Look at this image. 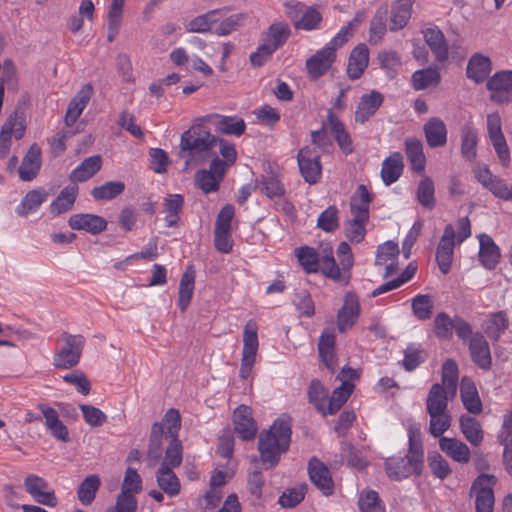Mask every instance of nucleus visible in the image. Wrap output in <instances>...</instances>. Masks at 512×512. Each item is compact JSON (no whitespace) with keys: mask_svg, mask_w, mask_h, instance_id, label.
<instances>
[{"mask_svg":"<svg viewBox=\"0 0 512 512\" xmlns=\"http://www.w3.org/2000/svg\"><path fill=\"white\" fill-rule=\"evenodd\" d=\"M286 13L296 29L311 31L318 29L322 20L320 12L297 1L285 3Z\"/></svg>","mask_w":512,"mask_h":512,"instance_id":"7","label":"nucleus"},{"mask_svg":"<svg viewBox=\"0 0 512 512\" xmlns=\"http://www.w3.org/2000/svg\"><path fill=\"white\" fill-rule=\"evenodd\" d=\"M358 505L361 512H386L384 504L374 490H363L359 495Z\"/></svg>","mask_w":512,"mask_h":512,"instance_id":"58","label":"nucleus"},{"mask_svg":"<svg viewBox=\"0 0 512 512\" xmlns=\"http://www.w3.org/2000/svg\"><path fill=\"white\" fill-rule=\"evenodd\" d=\"M479 260L486 269H494L499 263L501 253L494 240L487 234L479 235Z\"/></svg>","mask_w":512,"mask_h":512,"instance_id":"27","label":"nucleus"},{"mask_svg":"<svg viewBox=\"0 0 512 512\" xmlns=\"http://www.w3.org/2000/svg\"><path fill=\"white\" fill-rule=\"evenodd\" d=\"M439 448L458 463L466 464L470 461L471 453L469 447L457 438L440 437Z\"/></svg>","mask_w":512,"mask_h":512,"instance_id":"25","label":"nucleus"},{"mask_svg":"<svg viewBox=\"0 0 512 512\" xmlns=\"http://www.w3.org/2000/svg\"><path fill=\"white\" fill-rule=\"evenodd\" d=\"M336 252L339 264L336 263L333 256L332 246L329 244L321 245L320 251L317 252L321 264V273L335 282L346 285L351 278V269L354 265L351 247L347 242H341Z\"/></svg>","mask_w":512,"mask_h":512,"instance_id":"3","label":"nucleus"},{"mask_svg":"<svg viewBox=\"0 0 512 512\" xmlns=\"http://www.w3.org/2000/svg\"><path fill=\"white\" fill-rule=\"evenodd\" d=\"M336 336L333 331L325 329L318 342V352L323 364L331 372H334L337 366V359L335 354Z\"/></svg>","mask_w":512,"mask_h":512,"instance_id":"23","label":"nucleus"},{"mask_svg":"<svg viewBox=\"0 0 512 512\" xmlns=\"http://www.w3.org/2000/svg\"><path fill=\"white\" fill-rule=\"evenodd\" d=\"M182 462V444L178 438H172L170 445L167 447L165 457L160 467L176 468Z\"/></svg>","mask_w":512,"mask_h":512,"instance_id":"62","label":"nucleus"},{"mask_svg":"<svg viewBox=\"0 0 512 512\" xmlns=\"http://www.w3.org/2000/svg\"><path fill=\"white\" fill-rule=\"evenodd\" d=\"M486 126L489 140L497 154L499 161L503 167H508L511 160L510 149L502 132V120L499 113L495 112L488 114Z\"/></svg>","mask_w":512,"mask_h":512,"instance_id":"9","label":"nucleus"},{"mask_svg":"<svg viewBox=\"0 0 512 512\" xmlns=\"http://www.w3.org/2000/svg\"><path fill=\"white\" fill-rule=\"evenodd\" d=\"M24 486L27 493L37 503L48 507H55L57 505V497L54 491L49 489V484L44 478L31 474L25 478Z\"/></svg>","mask_w":512,"mask_h":512,"instance_id":"12","label":"nucleus"},{"mask_svg":"<svg viewBox=\"0 0 512 512\" xmlns=\"http://www.w3.org/2000/svg\"><path fill=\"white\" fill-rule=\"evenodd\" d=\"M41 166V150L33 144L26 155L24 156L22 163L19 167V177L23 181L32 180L38 173Z\"/></svg>","mask_w":512,"mask_h":512,"instance_id":"35","label":"nucleus"},{"mask_svg":"<svg viewBox=\"0 0 512 512\" xmlns=\"http://www.w3.org/2000/svg\"><path fill=\"white\" fill-rule=\"evenodd\" d=\"M442 386L454 397L457 390L458 366L455 361L448 359L442 366Z\"/></svg>","mask_w":512,"mask_h":512,"instance_id":"60","label":"nucleus"},{"mask_svg":"<svg viewBox=\"0 0 512 512\" xmlns=\"http://www.w3.org/2000/svg\"><path fill=\"white\" fill-rule=\"evenodd\" d=\"M423 456L408 450L405 457L394 456L385 461L387 475L394 480H401L411 474L420 475L423 467Z\"/></svg>","mask_w":512,"mask_h":512,"instance_id":"5","label":"nucleus"},{"mask_svg":"<svg viewBox=\"0 0 512 512\" xmlns=\"http://www.w3.org/2000/svg\"><path fill=\"white\" fill-rule=\"evenodd\" d=\"M68 224L73 230H84L93 235L101 233L107 227V221L104 218L89 213L73 214Z\"/></svg>","mask_w":512,"mask_h":512,"instance_id":"20","label":"nucleus"},{"mask_svg":"<svg viewBox=\"0 0 512 512\" xmlns=\"http://www.w3.org/2000/svg\"><path fill=\"white\" fill-rule=\"evenodd\" d=\"M491 61L487 56L476 53L468 61L466 75L476 83H481L487 79L491 72Z\"/></svg>","mask_w":512,"mask_h":512,"instance_id":"34","label":"nucleus"},{"mask_svg":"<svg viewBox=\"0 0 512 512\" xmlns=\"http://www.w3.org/2000/svg\"><path fill=\"white\" fill-rule=\"evenodd\" d=\"M451 393L440 383L431 386L426 398V410L428 412H448V401L452 399Z\"/></svg>","mask_w":512,"mask_h":512,"instance_id":"36","label":"nucleus"},{"mask_svg":"<svg viewBox=\"0 0 512 512\" xmlns=\"http://www.w3.org/2000/svg\"><path fill=\"white\" fill-rule=\"evenodd\" d=\"M411 0H397L391 12V30L402 29L408 23L411 16Z\"/></svg>","mask_w":512,"mask_h":512,"instance_id":"49","label":"nucleus"},{"mask_svg":"<svg viewBox=\"0 0 512 512\" xmlns=\"http://www.w3.org/2000/svg\"><path fill=\"white\" fill-rule=\"evenodd\" d=\"M369 63V50L365 44H358L350 53L347 65V74L350 79L362 76Z\"/></svg>","mask_w":512,"mask_h":512,"instance_id":"29","label":"nucleus"},{"mask_svg":"<svg viewBox=\"0 0 512 512\" xmlns=\"http://www.w3.org/2000/svg\"><path fill=\"white\" fill-rule=\"evenodd\" d=\"M24 118L18 113L11 114L0 131V158H5L10 152L12 139L19 140L25 133Z\"/></svg>","mask_w":512,"mask_h":512,"instance_id":"11","label":"nucleus"},{"mask_svg":"<svg viewBox=\"0 0 512 512\" xmlns=\"http://www.w3.org/2000/svg\"><path fill=\"white\" fill-rule=\"evenodd\" d=\"M125 184L122 181H109L94 187L91 191L92 197L97 201L112 200L123 193Z\"/></svg>","mask_w":512,"mask_h":512,"instance_id":"54","label":"nucleus"},{"mask_svg":"<svg viewBox=\"0 0 512 512\" xmlns=\"http://www.w3.org/2000/svg\"><path fill=\"white\" fill-rule=\"evenodd\" d=\"M309 401L323 416L327 415L328 390L319 380H312L308 389Z\"/></svg>","mask_w":512,"mask_h":512,"instance_id":"48","label":"nucleus"},{"mask_svg":"<svg viewBox=\"0 0 512 512\" xmlns=\"http://www.w3.org/2000/svg\"><path fill=\"white\" fill-rule=\"evenodd\" d=\"M93 95V87L91 84H85L81 87V89L77 92L75 97L70 101L65 120L67 124H73L82 114L83 110L87 106Z\"/></svg>","mask_w":512,"mask_h":512,"instance_id":"30","label":"nucleus"},{"mask_svg":"<svg viewBox=\"0 0 512 512\" xmlns=\"http://www.w3.org/2000/svg\"><path fill=\"white\" fill-rule=\"evenodd\" d=\"M257 331L258 326L254 320H249L243 330V349L239 372L242 379H247L252 373L259 347Z\"/></svg>","mask_w":512,"mask_h":512,"instance_id":"6","label":"nucleus"},{"mask_svg":"<svg viewBox=\"0 0 512 512\" xmlns=\"http://www.w3.org/2000/svg\"><path fill=\"white\" fill-rule=\"evenodd\" d=\"M468 344L472 361L481 369H490L492 359L490 347L485 337L481 333L476 332Z\"/></svg>","mask_w":512,"mask_h":512,"instance_id":"21","label":"nucleus"},{"mask_svg":"<svg viewBox=\"0 0 512 512\" xmlns=\"http://www.w3.org/2000/svg\"><path fill=\"white\" fill-rule=\"evenodd\" d=\"M102 167L99 155L91 156L82 161L70 174L72 181L84 182L94 176Z\"/></svg>","mask_w":512,"mask_h":512,"instance_id":"41","label":"nucleus"},{"mask_svg":"<svg viewBox=\"0 0 512 512\" xmlns=\"http://www.w3.org/2000/svg\"><path fill=\"white\" fill-rule=\"evenodd\" d=\"M435 187L431 178L423 177L417 187L416 197L418 202L429 210H432L436 205Z\"/></svg>","mask_w":512,"mask_h":512,"instance_id":"56","label":"nucleus"},{"mask_svg":"<svg viewBox=\"0 0 512 512\" xmlns=\"http://www.w3.org/2000/svg\"><path fill=\"white\" fill-rule=\"evenodd\" d=\"M158 486L169 496H176L180 492V481L173 469L160 467L156 474Z\"/></svg>","mask_w":512,"mask_h":512,"instance_id":"47","label":"nucleus"},{"mask_svg":"<svg viewBox=\"0 0 512 512\" xmlns=\"http://www.w3.org/2000/svg\"><path fill=\"white\" fill-rule=\"evenodd\" d=\"M430 417L429 433L437 438L442 436L451 426V415L449 412H428Z\"/></svg>","mask_w":512,"mask_h":512,"instance_id":"59","label":"nucleus"},{"mask_svg":"<svg viewBox=\"0 0 512 512\" xmlns=\"http://www.w3.org/2000/svg\"><path fill=\"white\" fill-rule=\"evenodd\" d=\"M360 303L353 293H346L342 307L337 313V329L340 333L350 330L360 316Z\"/></svg>","mask_w":512,"mask_h":512,"instance_id":"14","label":"nucleus"},{"mask_svg":"<svg viewBox=\"0 0 512 512\" xmlns=\"http://www.w3.org/2000/svg\"><path fill=\"white\" fill-rule=\"evenodd\" d=\"M220 10H211L199 15L186 24V31L190 33H207L220 20Z\"/></svg>","mask_w":512,"mask_h":512,"instance_id":"45","label":"nucleus"},{"mask_svg":"<svg viewBox=\"0 0 512 512\" xmlns=\"http://www.w3.org/2000/svg\"><path fill=\"white\" fill-rule=\"evenodd\" d=\"M295 255L305 272L316 273L321 271L319 255L314 248L308 246L297 248Z\"/></svg>","mask_w":512,"mask_h":512,"instance_id":"51","label":"nucleus"},{"mask_svg":"<svg viewBox=\"0 0 512 512\" xmlns=\"http://www.w3.org/2000/svg\"><path fill=\"white\" fill-rule=\"evenodd\" d=\"M424 39L438 62H445L449 56L448 45L442 31L437 27L424 30Z\"/></svg>","mask_w":512,"mask_h":512,"instance_id":"26","label":"nucleus"},{"mask_svg":"<svg viewBox=\"0 0 512 512\" xmlns=\"http://www.w3.org/2000/svg\"><path fill=\"white\" fill-rule=\"evenodd\" d=\"M354 389L353 383H344L337 387L328 397L327 415H333L345 404Z\"/></svg>","mask_w":512,"mask_h":512,"instance_id":"53","label":"nucleus"},{"mask_svg":"<svg viewBox=\"0 0 512 512\" xmlns=\"http://www.w3.org/2000/svg\"><path fill=\"white\" fill-rule=\"evenodd\" d=\"M405 153L413 171L421 173L425 169L426 157L423 144L419 139L407 138L405 140Z\"/></svg>","mask_w":512,"mask_h":512,"instance_id":"38","label":"nucleus"},{"mask_svg":"<svg viewBox=\"0 0 512 512\" xmlns=\"http://www.w3.org/2000/svg\"><path fill=\"white\" fill-rule=\"evenodd\" d=\"M205 124L195 120L192 127L181 135L179 156L185 159V166H197L211 156L218 137L203 128Z\"/></svg>","mask_w":512,"mask_h":512,"instance_id":"1","label":"nucleus"},{"mask_svg":"<svg viewBox=\"0 0 512 512\" xmlns=\"http://www.w3.org/2000/svg\"><path fill=\"white\" fill-rule=\"evenodd\" d=\"M163 213L167 227H174L180 220V214L184 206V198L180 194H169L164 198Z\"/></svg>","mask_w":512,"mask_h":512,"instance_id":"40","label":"nucleus"},{"mask_svg":"<svg viewBox=\"0 0 512 512\" xmlns=\"http://www.w3.org/2000/svg\"><path fill=\"white\" fill-rule=\"evenodd\" d=\"M308 473L311 482L322 492L325 496H330L334 492V482L328 467L313 457L308 463Z\"/></svg>","mask_w":512,"mask_h":512,"instance_id":"16","label":"nucleus"},{"mask_svg":"<svg viewBox=\"0 0 512 512\" xmlns=\"http://www.w3.org/2000/svg\"><path fill=\"white\" fill-rule=\"evenodd\" d=\"M404 170L403 156L400 152H393L386 157L381 166L380 176L383 183L389 186L401 177Z\"/></svg>","mask_w":512,"mask_h":512,"instance_id":"24","label":"nucleus"},{"mask_svg":"<svg viewBox=\"0 0 512 512\" xmlns=\"http://www.w3.org/2000/svg\"><path fill=\"white\" fill-rule=\"evenodd\" d=\"M197 121L200 124L214 126L216 132L236 137L243 135L246 130L245 121L237 116H224L213 113L197 118Z\"/></svg>","mask_w":512,"mask_h":512,"instance_id":"10","label":"nucleus"},{"mask_svg":"<svg viewBox=\"0 0 512 512\" xmlns=\"http://www.w3.org/2000/svg\"><path fill=\"white\" fill-rule=\"evenodd\" d=\"M440 74L434 68L417 70L412 75V85L415 90H424L440 82Z\"/></svg>","mask_w":512,"mask_h":512,"instance_id":"57","label":"nucleus"},{"mask_svg":"<svg viewBox=\"0 0 512 512\" xmlns=\"http://www.w3.org/2000/svg\"><path fill=\"white\" fill-rule=\"evenodd\" d=\"M455 236L453 226L451 224L446 225L436 251V261L443 274H447L451 269Z\"/></svg>","mask_w":512,"mask_h":512,"instance_id":"15","label":"nucleus"},{"mask_svg":"<svg viewBox=\"0 0 512 512\" xmlns=\"http://www.w3.org/2000/svg\"><path fill=\"white\" fill-rule=\"evenodd\" d=\"M290 36V28L284 22L272 24L263 34L262 43L273 52L282 47Z\"/></svg>","mask_w":512,"mask_h":512,"instance_id":"32","label":"nucleus"},{"mask_svg":"<svg viewBox=\"0 0 512 512\" xmlns=\"http://www.w3.org/2000/svg\"><path fill=\"white\" fill-rule=\"evenodd\" d=\"M363 17V12L357 13L355 17L346 26L340 29L336 36H334L327 45L333 48L334 51H336L337 48L347 43L348 40L353 36L356 28L362 22Z\"/></svg>","mask_w":512,"mask_h":512,"instance_id":"55","label":"nucleus"},{"mask_svg":"<svg viewBox=\"0 0 512 512\" xmlns=\"http://www.w3.org/2000/svg\"><path fill=\"white\" fill-rule=\"evenodd\" d=\"M460 395L464 407L471 414L478 415L482 412V402L474 382L463 377L460 383Z\"/></svg>","mask_w":512,"mask_h":512,"instance_id":"33","label":"nucleus"},{"mask_svg":"<svg viewBox=\"0 0 512 512\" xmlns=\"http://www.w3.org/2000/svg\"><path fill=\"white\" fill-rule=\"evenodd\" d=\"M459 422L460 430L465 439L472 446H479L484 438L480 423L475 418L466 415L461 416Z\"/></svg>","mask_w":512,"mask_h":512,"instance_id":"44","label":"nucleus"},{"mask_svg":"<svg viewBox=\"0 0 512 512\" xmlns=\"http://www.w3.org/2000/svg\"><path fill=\"white\" fill-rule=\"evenodd\" d=\"M291 425L288 421L277 419L269 430L259 436L258 450L263 464L274 467L290 445Z\"/></svg>","mask_w":512,"mask_h":512,"instance_id":"2","label":"nucleus"},{"mask_svg":"<svg viewBox=\"0 0 512 512\" xmlns=\"http://www.w3.org/2000/svg\"><path fill=\"white\" fill-rule=\"evenodd\" d=\"M382 102L383 95L380 92L371 91L369 94L362 95L355 112V121L365 123L376 113Z\"/></svg>","mask_w":512,"mask_h":512,"instance_id":"28","label":"nucleus"},{"mask_svg":"<svg viewBox=\"0 0 512 512\" xmlns=\"http://www.w3.org/2000/svg\"><path fill=\"white\" fill-rule=\"evenodd\" d=\"M297 160L304 180L309 184H315L321 176L322 169L319 154L310 147H304L299 150Z\"/></svg>","mask_w":512,"mask_h":512,"instance_id":"13","label":"nucleus"},{"mask_svg":"<svg viewBox=\"0 0 512 512\" xmlns=\"http://www.w3.org/2000/svg\"><path fill=\"white\" fill-rule=\"evenodd\" d=\"M62 348L54 355L53 364L57 368L69 369L76 366L81 358L85 338L82 335H72L64 332L60 336Z\"/></svg>","mask_w":512,"mask_h":512,"instance_id":"4","label":"nucleus"},{"mask_svg":"<svg viewBox=\"0 0 512 512\" xmlns=\"http://www.w3.org/2000/svg\"><path fill=\"white\" fill-rule=\"evenodd\" d=\"M233 423L236 433L242 440H252L257 433V425L252 417V410L246 405H240L234 411Z\"/></svg>","mask_w":512,"mask_h":512,"instance_id":"18","label":"nucleus"},{"mask_svg":"<svg viewBox=\"0 0 512 512\" xmlns=\"http://www.w3.org/2000/svg\"><path fill=\"white\" fill-rule=\"evenodd\" d=\"M220 20L215 25V33L219 36H225L235 31L244 19L243 14H233L225 17V10H220Z\"/></svg>","mask_w":512,"mask_h":512,"instance_id":"61","label":"nucleus"},{"mask_svg":"<svg viewBox=\"0 0 512 512\" xmlns=\"http://www.w3.org/2000/svg\"><path fill=\"white\" fill-rule=\"evenodd\" d=\"M194 283L195 272L189 269L182 275L179 284L178 306L181 311H185L190 304L194 291Z\"/></svg>","mask_w":512,"mask_h":512,"instance_id":"46","label":"nucleus"},{"mask_svg":"<svg viewBox=\"0 0 512 512\" xmlns=\"http://www.w3.org/2000/svg\"><path fill=\"white\" fill-rule=\"evenodd\" d=\"M398 254V245L393 241H387L378 247L375 265L384 268V277H389L396 272Z\"/></svg>","mask_w":512,"mask_h":512,"instance_id":"22","label":"nucleus"},{"mask_svg":"<svg viewBox=\"0 0 512 512\" xmlns=\"http://www.w3.org/2000/svg\"><path fill=\"white\" fill-rule=\"evenodd\" d=\"M509 320L506 312H495L484 321L482 328L487 336L493 340H498L502 333L508 328Z\"/></svg>","mask_w":512,"mask_h":512,"instance_id":"42","label":"nucleus"},{"mask_svg":"<svg viewBox=\"0 0 512 512\" xmlns=\"http://www.w3.org/2000/svg\"><path fill=\"white\" fill-rule=\"evenodd\" d=\"M461 154L466 160L472 161L477 156L478 132L476 128L465 123L460 130Z\"/></svg>","mask_w":512,"mask_h":512,"instance_id":"37","label":"nucleus"},{"mask_svg":"<svg viewBox=\"0 0 512 512\" xmlns=\"http://www.w3.org/2000/svg\"><path fill=\"white\" fill-rule=\"evenodd\" d=\"M497 483L494 475L481 474L473 482L471 493L475 496L476 512H493L494 492Z\"/></svg>","mask_w":512,"mask_h":512,"instance_id":"8","label":"nucleus"},{"mask_svg":"<svg viewBox=\"0 0 512 512\" xmlns=\"http://www.w3.org/2000/svg\"><path fill=\"white\" fill-rule=\"evenodd\" d=\"M100 484L101 481L98 475L87 476L79 485L77 491L78 500L83 505H90L96 497Z\"/></svg>","mask_w":512,"mask_h":512,"instance_id":"52","label":"nucleus"},{"mask_svg":"<svg viewBox=\"0 0 512 512\" xmlns=\"http://www.w3.org/2000/svg\"><path fill=\"white\" fill-rule=\"evenodd\" d=\"M77 194L78 187L76 185L65 187L63 190H61L57 198L51 203V213L54 215H60L71 210L76 201Z\"/></svg>","mask_w":512,"mask_h":512,"instance_id":"43","label":"nucleus"},{"mask_svg":"<svg viewBox=\"0 0 512 512\" xmlns=\"http://www.w3.org/2000/svg\"><path fill=\"white\" fill-rule=\"evenodd\" d=\"M474 176L481 185L498 198L507 184L503 179L493 175L487 166H477Z\"/></svg>","mask_w":512,"mask_h":512,"instance_id":"39","label":"nucleus"},{"mask_svg":"<svg viewBox=\"0 0 512 512\" xmlns=\"http://www.w3.org/2000/svg\"><path fill=\"white\" fill-rule=\"evenodd\" d=\"M47 193L42 190H31L29 191L21 203L17 206L16 212L20 216H27L30 213L35 212L41 204L46 200Z\"/></svg>","mask_w":512,"mask_h":512,"instance_id":"50","label":"nucleus"},{"mask_svg":"<svg viewBox=\"0 0 512 512\" xmlns=\"http://www.w3.org/2000/svg\"><path fill=\"white\" fill-rule=\"evenodd\" d=\"M455 317L452 319L447 313H438L434 320V332L440 339L448 340L452 337Z\"/></svg>","mask_w":512,"mask_h":512,"instance_id":"64","label":"nucleus"},{"mask_svg":"<svg viewBox=\"0 0 512 512\" xmlns=\"http://www.w3.org/2000/svg\"><path fill=\"white\" fill-rule=\"evenodd\" d=\"M259 189L270 199L281 197L285 192L283 184L279 178L273 174L262 177L259 183Z\"/></svg>","mask_w":512,"mask_h":512,"instance_id":"63","label":"nucleus"},{"mask_svg":"<svg viewBox=\"0 0 512 512\" xmlns=\"http://www.w3.org/2000/svg\"><path fill=\"white\" fill-rule=\"evenodd\" d=\"M427 144L431 148L443 147L447 143V128L438 117L430 118L423 127Z\"/></svg>","mask_w":512,"mask_h":512,"instance_id":"31","label":"nucleus"},{"mask_svg":"<svg viewBox=\"0 0 512 512\" xmlns=\"http://www.w3.org/2000/svg\"><path fill=\"white\" fill-rule=\"evenodd\" d=\"M335 58L336 51L326 45L306 61V67L309 75L314 79L324 75L335 61Z\"/></svg>","mask_w":512,"mask_h":512,"instance_id":"19","label":"nucleus"},{"mask_svg":"<svg viewBox=\"0 0 512 512\" xmlns=\"http://www.w3.org/2000/svg\"><path fill=\"white\" fill-rule=\"evenodd\" d=\"M488 90L492 91L491 99L497 103H509L512 98L506 94L512 91V70L495 73L487 82Z\"/></svg>","mask_w":512,"mask_h":512,"instance_id":"17","label":"nucleus"}]
</instances>
